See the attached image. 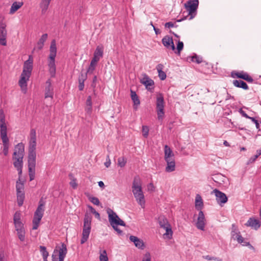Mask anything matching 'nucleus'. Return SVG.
Returning <instances> with one entry per match:
<instances>
[{
  "label": "nucleus",
  "instance_id": "f257e3e1",
  "mask_svg": "<svg viewBox=\"0 0 261 261\" xmlns=\"http://www.w3.org/2000/svg\"><path fill=\"white\" fill-rule=\"evenodd\" d=\"M24 153V147L22 143L17 144L14 148L12 159L13 165L18 172V175L21 176L23 166V158Z\"/></svg>",
  "mask_w": 261,
  "mask_h": 261
},
{
  "label": "nucleus",
  "instance_id": "f03ea898",
  "mask_svg": "<svg viewBox=\"0 0 261 261\" xmlns=\"http://www.w3.org/2000/svg\"><path fill=\"white\" fill-rule=\"evenodd\" d=\"M132 192L136 200L142 208H144L145 200L141 184L139 177H136L133 181L132 186Z\"/></svg>",
  "mask_w": 261,
  "mask_h": 261
},
{
  "label": "nucleus",
  "instance_id": "7ed1b4c3",
  "mask_svg": "<svg viewBox=\"0 0 261 261\" xmlns=\"http://www.w3.org/2000/svg\"><path fill=\"white\" fill-rule=\"evenodd\" d=\"M107 213L108 215V219L110 225L113 228L117 231L118 234L121 235L123 232L118 228V226L120 225L125 226V222L121 220L118 217L117 214L111 208H108L107 210Z\"/></svg>",
  "mask_w": 261,
  "mask_h": 261
},
{
  "label": "nucleus",
  "instance_id": "20e7f679",
  "mask_svg": "<svg viewBox=\"0 0 261 261\" xmlns=\"http://www.w3.org/2000/svg\"><path fill=\"white\" fill-rule=\"evenodd\" d=\"M91 216L90 214L86 213L85 215L84 219V226L82 232V238L81 240V243L82 244L85 243L89 238L91 228Z\"/></svg>",
  "mask_w": 261,
  "mask_h": 261
},
{
  "label": "nucleus",
  "instance_id": "39448f33",
  "mask_svg": "<svg viewBox=\"0 0 261 261\" xmlns=\"http://www.w3.org/2000/svg\"><path fill=\"white\" fill-rule=\"evenodd\" d=\"M159 223L160 227L165 230L166 232L164 233L163 236L165 239H171L173 232L171 225L169 223L167 219L163 216L159 217Z\"/></svg>",
  "mask_w": 261,
  "mask_h": 261
},
{
  "label": "nucleus",
  "instance_id": "423d86ee",
  "mask_svg": "<svg viewBox=\"0 0 261 261\" xmlns=\"http://www.w3.org/2000/svg\"><path fill=\"white\" fill-rule=\"evenodd\" d=\"M67 250L66 245L64 243L61 245L59 250H55L52 254L53 261H63L67 254Z\"/></svg>",
  "mask_w": 261,
  "mask_h": 261
},
{
  "label": "nucleus",
  "instance_id": "0eeeda50",
  "mask_svg": "<svg viewBox=\"0 0 261 261\" xmlns=\"http://www.w3.org/2000/svg\"><path fill=\"white\" fill-rule=\"evenodd\" d=\"M156 105L158 119H162L164 115V99L162 94L158 96Z\"/></svg>",
  "mask_w": 261,
  "mask_h": 261
},
{
  "label": "nucleus",
  "instance_id": "6e6552de",
  "mask_svg": "<svg viewBox=\"0 0 261 261\" xmlns=\"http://www.w3.org/2000/svg\"><path fill=\"white\" fill-rule=\"evenodd\" d=\"M198 4V0H189L185 4L186 9L188 11L189 14L191 15L190 19H192L193 17L192 16V14L196 11Z\"/></svg>",
  "mask_w": 261,
  "mask_h": 261
},
{
  "label": "nucleus",
  "instance_id": "1a4fd4ad",
  "mask_svg": "<svg viewBox=\"0 0 261 261\" xmlns=\"http://www.w3.org/2000/svg\"><path fill=\"white\" fill-rule=\"evenodd\" d=\"M30 76L31 75L23 73H21L20 75L18 84L23 93H26L27 92V83L29 80Z\"/></svg>",
  "mask_w": 261,
  "mask_h": 261
},
{
  "label": "nucleus",
  "instance_id": "9d476101",
  "mask_svg": "<svg viewBox=\"0 0 261 261\" xmlns=\"http://www.w3.org/2000/svg\"><path fill=\"white\" fill-rule=\"evenodd\" d=\"M212 193H214L215 194L216 198V201L219 205L222 206L223 204L227 202L228 198L225 193L216 189L214 190Z\"/></svg>",
  "mask_w": 261,
  "mask_h": 261
},
{
  "label": "nucleus",
  "instance_id": "9b49d317",
  "mask_svg": "<svg viewBox=\"0 0 261 261\" xmlns=\"http://www.w3.org/2000/svg\"><path fill=\"white\" fill-rule=\"evenodd\" d=\"M7 31L5 23L0 21V44L7 45Z\"/></svg>",
  "mask_w": 261,
  "mask_h": 261
},
{
  "label": "nucleus",
  "instance_id": "f8f14e48",
  "mask_svg": "<svg viewBox=\"0 0 261 261\" xmlns=\"http://www.w3.org/2000/svg\"><path fill=\"white\" fill-rule=\"evenodd\" d=\"M36 131L32 129L30 133L29 153H36Z\"/></svg>",
  "mask_w": 261,
  "mask_h": 261
},
{
  "label": "nucleus",
  "instance_id": "ddd939ff",
  "mask_svg": "<svg viewBox=\"0 0 261 261\" xmlns=\"http://www.w3.org/2000/svg\"><path fill=\"white\" fill-rule=\"evenodd\" d=\"M33 58L31 56H30L28 60L25 61L24 63L22 73L31 75L33 70Z\"/></svg>",
  "mask_w": 261,
  "mask_h": 261
},
{
  "label": "nucleus",
  "instance_id": "4468645a",
  "mask_svg": "<svg viewBox=\"0 0 261 261\" xmlns=\"http://www.w3.org/2000/svg\"><path fill=\"white\" fill-rule=\"evenodd\" d=\"M44 203L40 200L39 202V204L36 210L33 219L36 220V221H41L44 211Z\"/></svg>",
  "mask_w": 261,
  "mask_h": 261
},
{
  "label": "nucleus",
  "instance_id": "2eb2a0df",
  "mask_svg": "<svg viewBox=\"0 0 261 261\" xmlns=\"http://www.w3.org/2000/svg\"><path fill=\"white\" fill-rule=\"evenodd\" d=\"M232 76L233 77H236L238 78L243 79L249 83H252L253 81L252 77L249 75L247 73L243 71L240 72H232Z\"/></svg>",
  "mask_w": 261,
  "mask_h": 261
},
{
  "label": "nucleus",
  "instance_id": "dca6fc26",
  "mask_svg": "<svg viewBox=\"0 0 261 261\" xmlns=\"http://www.w3.org/2000/svg\"><path fill=\"white\" fill-rule=\"evenodd\" d=\"M205 217L202 211H200L198 214L197 221L196 222V227L198 229L203 230L205 227Z\"/></svg>",
  "mask_w": 261,
  "mask_h": 261
},
{
  "label": "nucleus",
  "instance_id": "f3484780",
  "mask_svg": "<svg viewBox=\"0 0 261 261\" xmlns=\"http://www.w3.org/2000/svg\"><path fill=\"white\" fill-rule=\"evenodd\" d=\"M162 43L167 48H170L172 50L175 49L173 39L169 36H165L162 40Z\"/></svg>",
  "mask_w": 261,
  "mask_h": 261
},
{
  "label": "nucleus",
  "instance_id": "a211bd4d",
  "mask_svg": "<svg viewBox=\"0 0 261 261\" xmlns=\"http://www.w3.org/2000/svg\"><path fill=\"white\" fill-rule=\"evenodd\" d=\"M53 96V88L50 80H48L45 83V97L52 98Z\"/></svg>",
  "mask_w": 261,
  "mask_h": 261
},
{
  "label": "nucleus",
  "instance_id": "6ab92c4d",
  "mask_svg": "<svg viewBox=\"0 0 261 261\" xmlns=\"http://www.w3.org/2000/svg\"><path fill=\"white\" fill-rule=\"evenodd\" d=\"M36 153H29L28 155V169L29 170H35Z\"/></svg>",
  "mask_w": 261,
  "mask_h": 261
},
{
  "label": "nucleus",
  "instance_id": "aec40b11",
  "mask_svg": "<svg viewBox=\"0 0 261 261\" xmlns=\"http://www.w3.org/2000/svg\"><path fill=\"white\" fill-rule=\"evenodd\" d=\"M103 52V49L102 46H97L94 53V57L92 58V60L97 63L100 60V58L102 57Z\"/></svg>",
  "mask_w": 261,
  "mask_h": 261
},
{
  "label": "nucleus",
  "instance_id": "412c9836",
  "mask_svg": "<svg viewBox=\"0 0 261 261\" xmlns=\"http://www.w3.org/2000/svg\"><path fill=\"white\" fill-rule=\"evenodd\" d=\"M245 225L257 230L260 227V224L259 221L257 219H255L254 218H250L245 224Z\"/></svg>",
  "mask_w": 261,
  "mask_h": 261
},
{
  "label": "nucleus",
  "instance_id": "4be33fe9",
  "mask_svg": "<svg viewBox=\"0 0 261 261\" xmlns=\"http://www.w3.org/2000/svg\"><path fill=\"white\" fill-rule=\"evenodd\" d=\"M164 159L165 161L174 159V154L172 149L167 145L164 146Z\"/></svg>",
  "mask_w": 261,
  "mask_h": 261
},
{
  "label": "nucleus",
  "instance_id": "5701e85b",
  "mask_svg": "<svg viewBox=\"0 0 261 261\" xmlns=\"http://www.w3.org/2000/svg\"><path fill=\"white\" fill-rule=\"evenodd\" d=\"M129 240L131 242L134 243V245L136 247L142 249L144 248V244L143 241L138 237L134 236H130L129 237Z\"/></svg>",
  "mask_w": 261,
  "mask_h": 261
},
{
  "label": "nucleus",
  "instance_id": "b1692460",
  "mask_svg": "<svg viewBox=\"0 0 261 261\" xmlns=\"http://www.w3.org/2000/svg\"><path fill=\"white\" fill-rule=\"evenodd\" d=\"M140 82L141 84L145 85L146 88L148 89H150V87L154 85L153 81L150 79L148 76L146 74L144 77L141 80Z\"/></svg>",
  "mask_w": 261,
  "mask_h": 261
},
{
  "label": "nucleus",
  "instance_id": "393cba45",
  "mask_svg": "<svg viewBox=\"0 0 261 261\" xmlns=\"http://www.w3.org/2000/svg\"><path fill=\"white\" fill-rule=\"evenodd\" d=\"M167 163V166L165 168V171L167 172H171L175 170V159L168 160L165 161Z\"/></svg>",
  "mask_w": 261,
  "mask_h": 261
},
{
  "label": "nucleus",
  "instance_id": "a878e982",
  "mask_svg": "<svg viewBox=\"0 0 261 261\" xmlns=\"http://www.w3.org/2000/svg\"><path fill=\"white\" fill-rule=\"evenodd\" d=\"M51 0H41L39 4L42 14H45L48 8Z\"/></svg>",
  "mask_w": 261,
  "mask_h": 261
},
{
  "label": "nucleus",
  "instance_id": "bb28decb",
  "mask_svg": "<svg viewBox=\"0 0 261 261\" xmlns=\"http://www.w3.org/2000/svg\"><path fill=\"white\" fill-rule=\"evenodd\" d=\"M0 135L2 139H8L7 137V128L5 122L0 123Z\"/></svg>",
  "mask_w": 261,
  "mask_h": 261
},
{
  "label": "nucleus",
  "instance_id": "cd10ccee",
  "mask_svg": "<svg viewBox=\"0 0 261 261\" xmlns=\"http://www.w3.org/2000/svg\"><path fill=\"white\" fill-rule=\"evenodd\" d=\"M195 207L197 210L201 211L203 206V200L199 194H197L195 197Z\"/></svg>",
  "mask_w": 261,
  "mask_h": 261
},
{
  "label": "nucleus",
  "instance_id": "c85d7f7f",
  "mask_svg": "<svg viewBox=\"0 0 261 261\" xmlns=\"http://www.w3.org/2000/svg\"><path fill=\"white\" fill-rule=\"evenodd\" d=\"M233 85L238 88H241L244 90H248L249 87L247 84L244 81L241 80H234L233 81Z\"/></svg>",
  "mask_w": 261,
  "mask_h": 261
},
{
  "label": "nucleus",
  "instance_id": "c756f323",
  "mask_svg": "<svg viewBox=\"0 0 261 261\" xmlns=\"http://www.w3.org/2000/svg\"><path fill=\"white\" fill-rule=\"evenodd\" d=\"M48 66L51 76L54 77L56 71L55 61L49 60Z\"/></svg>",
  "mask_w": 261,
  "mask_h": 261
},
{
  "label": "nucleus",
  "instance_id": "7c9ffc66",
  "mask_svg": "<svg viewBox=\"0 0 261 261\" xmlns=\"http://www.w3.org/2000/svg\"><path fill=\"white\" fill-rule=\"evenodd\" d=\"M23 5L22 2H15L13 3L11 7L10 14H14L17 10L20 8Z\"/></svg>",
  "mask_w": 261,
  "mask_h": 261
},
{
  "label": "nucleus",
  "instance_id": "2f4dec72",
  "mask_svg": "<svg viewBox=\"0 0 261 261\" xmlns=\"http://www.w3.org/2000/svg\"><path fill=\"white\" fill-rule=\"evenodd\" d=\"M47 36H48L47 34H44L42 35L37 44V48L38 49L40 50L43 48L44 46V43L47 40Z\"/></svg>",
  "mask_w": 261,
  "mask_h": 261
},
{
  "label": "nucleus",
  "instance_id": "473e14b6",
  "mask_svg": "<svg viewBox=\"0 0 261 261\" xmlns=\"http://www.w3.org/2000/svg\"><path fill=\"white\" fill-rule=\"evenodd\" d=\"M18 205L20 206L23 204L24 199V191H16Z\"/></svg>",
  "mask_w": 261,
  "mask_h": 261
},
{
  "label": "nucleus",
  "instance_id": "72a5a7b5",
  "mask_svg": "<svg viewBox=\"0 0 261 261\" xmlns=\"http://www.w3.org/2000/svg\"><path fill=\"white\" fill-rule=\"evenodd\" d=\"M130 96L132 100L134 102V106H136V107L139 106L140 103V100L136 93L132 90H130Z\"/></svg>",
  "mask_w": 261,
  "mask_h": 261
},
{
  "label": "nucleus",
  "instance_id": "f704fd0d",
  "mask_svg": "<svg viewBox=\"0 0 261 261\" xmlns=\"http://www.w3.org/2000/svg\"><path fill=\"white\" fill-rule=\"evenodd\" d=\"M4 147L3 152L5 155H7L9 150V139H2Z\"/></svg>",
  "mask_w": 261,
  "mask_h": 261
},
{
  "label": "nucleus",
  "instance_id": "c9c22d12",
  "mask_svg": "<svg viewBox=\"0 0 261 261\" xmlns=\"http://www.w3.org/2000/svg\"><path fill=\"white\" fill-rule=\"evenodd\" d=\"M21 176H19V178L16 181V191H24V184L23 181H21L20 180Z\"/></svg>",
  "mask_w": 261,
  "mask_h": 261
},
{
  "label": "nucleus",
  "instance_id": "e433bc0d",
  "mask_svg": "<svg viewBox=\"0 0 261 261\" xmlns=\"http://www.w3.org/2000/svg\"><path fill=\"white\" fill-rule=\"evenodd\" d=\"M92 104V98L91 96H89L86 100V107L85 108V110L88 113H90L91 112Z\"/></svg>",
  "mask_w": 261,
  "mask_h": 261
},
{
  "label": "nucleus",
  "instance_id": "4c0bfd02",
  "mask_svg": "<svg viewBox=\"0 0 261 261\" xmlns=\"http://www.w3.org/2000/svg\"><path fill=\"white\" fill-rule=\"evenodd\" d=\"M17 232V234L18 236V237L20 241L21 242H23L25 240V229L19 230H16Z\"/></svg>",
  "mask_w": 261,
  "mask_h": 261
},
{
  "label": "nucleus",
  "instance_id": "58836bf2",
  "mask_svg": "<svg viewBox=\"0 0 261 261\" xmlns=\"http://www.w3.org/2000/svg\"><path fill=\"white\" fill-rule=\"evenodd\" d=\"M97 64V63L91 60L90 62V64L89 66V68L87 71V73L89 74H92L93 72V71L95 69L96 65Z\"/></svg>",
  "mask_w": 261,
  "mask_h": 261
},
{
  "label": "nucleus",
  "instance_id": "ea45409f",
  "mask_svg": "<svg viewBox=\"0 0 261 261\" xmlns=\"http://www.w3.org/2000/svg\"><path fill=\"white\" fill-rule=\"evenodd\" d=\"M39 248H40V251L41 253L43 258H47L49 255V254H48V252L46 250V247L44 246H40L39 247Z\"/></svg>",
  "mask_w": 261,
  "mask_h": 261
},
{
  "label": "nucleus",
  "instance_id": "a19ab883",
  "mask_svg": "<svg viewBox=\"0 0 261 261\" xmlns=\"http://www.w3.org/2000/svg\"><path fill=\"white\" fill-rule=\"evenodd\" d=\"M99 260L100 261H108V257L106 250H104L100 252Z\"/></svg>",
  "mask_w": 261,
  "mask_h": 261
},
{
  "label": "nucleus",
  "instance_id": "79ce46f5",
  "mask_svg": "<svg viewBox=\"0 0 261 261\" xmlns=\"http://www.w3.org/2000/svg\"><path fill=\"white\" fill-rule=\"evenodd\" d=\"M14 223L21 222V213L20 212H16L13 217Z\"/></svg>",
  "mask_w": 261,
  "mask_h": 261
},
{
  "label": "nucleus",
  "instance_id": "37998d69",
  "mask_svg": "<svg viewBox=\"0 0 261 261\" xmlns=\"http://www.w3.org/2000/svg\"><path fill=\"white\" fill-rule=\"evenodd\" d=\"M231 233L232 238H234V237L237 234H239L240 233V232L239 231L237 227L236 226V225L234 224H233L232 225Z\"/></svg>",
  "mask_w": 261,
  "mask_h": 261
},
{
  "label": "nucleus",
  "instance_id": "c03bdc74",
  "mask_svg": "<svg viewBox=\"0 0 261 261\" xmlns=\"http://www.w3.org/2000/svg\"><path fill=\"white\" fill-rule=\"evenodd\" d=\"M88 199L94 205H99L100 204L99 200L97 197L90 196L88 197Z\"/></svg>",
  "mask_w": 261,
  "mask_h": 261
},
{
  "label": "nucleus",
  "instance_id": "a18cd8bd",
  "mask_svg": "<svg viewBox=\"0 0 261 261\" xmlns=\"http://www.w3.org/2000/svg\"><path fill=\"white\" fill-rule=\"evenodd\" d=\"M126 163V160L124 158H119L118 159V165L121 167H123Z\"/></svg>",
  "mask_w": 261,
  "mask_h": 261
},
{
  "label": "nucleus",
  "instance_id": "49530a36",
  "mask_svg": "<svg viewBox=\"0 0 261 261\" xmlns=\"http://www.w3.org/2000/svg\"><path fill=\"white\" fill-rule=\"evenodd\" d=\"M50 53H57V47L56 41L55 40H53L50 44Z\"/></svg>",
  "mask_w": 261,
  "mask_h": 261
},
{
  "label": "nucleus",
  "instance_id": "de8ad7c7",
  "mask_svg": "<svg viewBox=\"0 0 261 261\" xmlns=\"http://www.w3.org/2000/svg\"><path fill=\"white\" fill-rule=\"evenodd\" d=\"M203 257L208 260L222 261V259L219 257H213L210 255L203 256Z\"/></svg>",
  "mask_w": 261,
  "mask_h": 261
},
{
  "label": "nucleus",
  "instance_id": "09e8293b",
  "mask_svg": "<svg viewBox=\"0 0 261 261\" xmlns=\"http://www.w3.org/2000/svg\"><path fill=\"white\" fill-rule=\"evenodd\" d=\"M88 207L89 208V210L91 211V212L93 214L95 217H96L98 219H100V215L99 214L95 211V210L91 205H88Z\"/></svg>",
  "mask_w": 261,
  "mask_h": 261
},
{
  "label": "nucleus",
  "instance_id": "8fccbe9b",
  "mask_svg": "<svg viewBox=\"0 0 261 261\" xmlns=\"http://www.w3.org/2000/svg\"><path fill=\"white\" fill-rule=\"evenodd\" d=\"M191 60L192 62H196L198 64H199L200 63L202 62V58L199 57V56H197L196 55H195L194 56H193L192 58H191Z\"/></svg>",
  "mask_w": 261,
  "mask_h": 261
},
{
  "label": "nucleus",
  "instance_id": "3c124183",
  "mask_svg": "<svg viewBox=\"0 0 261 261\" xmlns=\"http://www.w3.org/2000/svg\"><path fill=\"white\" fill-rule=\"evenodd\" d=\"M16 230H19L24 229L23 224L22 222L14 223Z\"/></svg>",
  "mask_w": 261,
  "mask_h": 261
},
{
  "label": "nucleus",
  "instance_id": "603ef678",
  "mask_svg": "<svg viewBox=\"0 0 261 261\" xmlns=\"http://www.w3.org/2000/svg\"><path fill=\"white\" fill-rule=\"evenodd\" d=\"M184 47V43L182 42L178 41L177 45V54H180V51L182 50Z\"/></svg>",
  "mask_w": 261,
  "mask_h": 261
},
{
  "label": "nucleus",
  "instance_id": "864d4df0",
  "mask_svg": "<svg viewBox=\"0 0 261 261\" xmlns=\"http://www.w3.org/2000/svg\"><path fill=\"white\" fill-rule=\"evenodd\" d=\"M149 129L148 127L146 126H142V133L144 137L146 138L148 135Z\"/></svg>",
  "mask_w": 261,
  "mask_h": 261
},
{
  "label": "nucleus",
  "instance_id": "5fc2aeb1",
  "mask_svg": "<svg viewBox=\"0 0 261 261\" xmlns=\"http://www.w3.org/2000/svg\"><path fill=\"white\" fill-rule=\"evenodd\" d=\"M30 180H33L35 178V170H29Z\"/></svg>",
  "mask_w": 261,
  "mask_h": 261
},
{
  "label": "nucleus",
  "instance_id": "6e6d98bb",
  "mask_svg": "<svg viewBox=\"0 0 261 261\" xmlns=\"http://www.w3.org/2000/svg\"><path fill=\"white\" fill-rule=\"evenodd\" d=\"M158 72L159 77L161 80H164L166 78V74L163 70Z\"/></svg>",
  "mask_w": 261,
  "mask_h": 261
},
{
  "label": "nucleus",
  "instance_id": "4d7b16f0",
  "mask_svg": "<svg viewBox=\"0 0 261 261\" xmlns=\"http://www.w3.org/2000/svg\"><path fill=\"white\" fill-rule=\"evenodd\" d=\"M234 240H237L239 243L242 244L244 242V238L239 234H237L234 238Z\"/></svg>",
  "mask_w": 261,
  "mask_h": 261
},
{
  "label": "nucleus",
  "instance_id": "13d9d810",
  "mask_svg": "<svg viewBox=\"0 0 261 261\" xmlns=\"http://www.w3.org/2000/svg\"><path fill=\"white\" fill-rule=\"evenodd\" d=\"M142 261H151L150 254L149 252H146L144 254Z\"/></svg>",
  "mask_w": 261,
  "mask_h": 261
},
{
  "label": "nucleus",
  "instance_id": "bf43d9fd",
  "mask_svg": "<svg viewBox=\"0 0 261 261\" xmlns=\"http://www.w3.org/2000/svg\"><path fill=\"white\" fill-rule=\"evenodd\" d=\"M5 122V115L3 110H0V123Z\"/></svg>",
  "mask_w": 261,
  "mask_h": 261
},
{
  "label": "nucleus",
  "instance_id": "052dcab7",
  "mask_svg": "<svg viewBox=\"0 0 261 261\" xmlns=\"http://www.w3.org/2000/svg\"><path fill=\"white\" fill-rule=\"evenodd\" d=\"M40 221H36L33 219V229H37L39 226Z\"/></svg>",
  "mask_w": 261,
  "mask_h": 261
},
{
  "label": "nucleus",
  "instance_id": "680f3d73",
  "mask_svg": "<svg viewBox=\"0 0 261 261\" xmlns=\"http://www.w3.org/2000/svg\"><path fill=\"white\" fill-rule=\"evenodd\" d=\"M258 158V155H255L251 158H250L248 161L247 164H251L253 163L256 159Z\"/></svg>",
  "mask_w": 261,
  "mask_h": 261
},
{
  "label": "nucleus",
  "instance_id": "e2e57ef3",
  "mask_svg": "<svg viewBox=\"0 0 261 261\" xmlns=\"http://www.w3.org/2000/svg\"><path fill=\"white\" fill-rule=\"evenodd\" d=\"M249 119L251 120L252 122L255 124V126L257 129H259V124L257 120H256L254 118L251 117L249 118Z\"/></svg>",
  "mask_w": 261,
  "mask_h": 261
},
{
  "label": "nucleus",
  "instance_id": "0e129e2a",
  "mask_svg": "<svg viewBox=\"0 0 261 261\" xmlns=\"http://www.w3.org/2000/svg\"><path fill=\"white\" fill-rule=\"evenodd\" d=\"M240 113L244 117L249 119V118H251V117H249L247 115V114L242 109L239 110Z\"/></svg>",
  "mask_w": 261,
  "mask_h": 261
},
{
  "label": "nucleus",
  "instance_id": "69168bd1",
  "mask_svg": "<svg viewBox=\"0 0 261 261\" xmlns=\"http://www.w3.org/2000/svg\"><path fill=\"white\" fill-rule=\"evenodd\" d=\"M174 27V24L172 22H166L165 24V27L166 28H171Z\"/></svg>",
  "mask_w": 261,
  "mask_h": 261
},
{
  "label": "nucleus",
  "instance_id": "338daca9",
  "mask_svg": "<svg viewBox=\"0 0 261 261\" xmlns=\"http://www.w3.org/2000/svg\"><path fill=\"white\" fill-rule=\"evenodd\" d=\"M57 53H50L49 56V60H53L55 61V58L56 56Z\"/></svg>",
  "mask_w": 261,
  "mask_h": 261
},
{
  "label": "nucleus",
  "instance_id": "774afa93",
  "mask_svg": "<svg viewBox=\"0 0 261 261\" xmlns=\"http://www.w3.org/2000/svg\"><path fill=\"white\" fill-rule=\"evenodd\" d=\"M70 185L73 188L75 189L77 187V184L75 179H73L70 182Z\"/></svg>",
  "mask_w": 261,
  "mask_h": 261
}]
</instances>
